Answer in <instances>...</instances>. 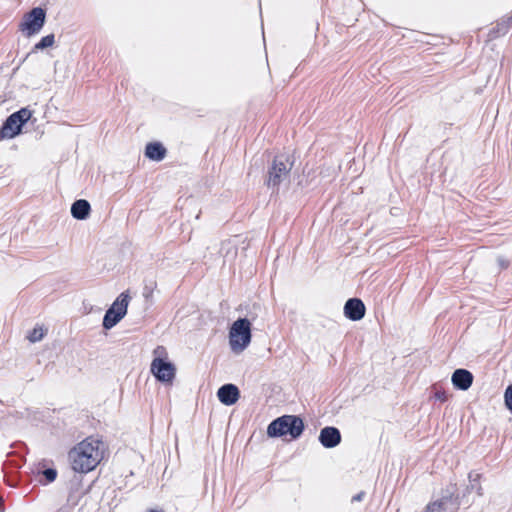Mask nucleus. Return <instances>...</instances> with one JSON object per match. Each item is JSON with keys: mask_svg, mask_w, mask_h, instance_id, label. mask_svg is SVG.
<instances>
[{"mask_svg": "<svg viewBox=\"0 0 512 512\" xmlns=\"http://www.w3.org/2000/svg\"><path fill=\"white\" fill-rule=\"evenodd\" d=\"M32 112L27 108H22L12 113L4 122L0 129L1 139H11L21 132L22 126L31 118Z\"/></svg>", "mask_w": 512, "mask_h": 512, "instance_id": "nucleus-5", "label": "nucleus"}, {"mask_svg": "<svg viewBox=\"0 0 512 512\" xmlns=\"http://www.w3.org/2000/svg\"><path fill=\"white\" fill-rule=\"evenodd\" d=\"M451 381L457 389L465 391L471 387L473 375L466 369H456L452 374Z\"/></svg>", "mask_w": 512, "mask_h": 512, "instance_id": "nucleus-12", "label": "nucleus"}, {"mask_svg": "<svg viewBox=\"0 0 512 512\" xmlns=\"http://www.w3.org/2000/svg\"><path fill=\"white\" fill-rule=\"evenodd\" d=\"M105 444L98 438L87 437L69 451L72 469L88 473L95 469L104 457Z\"/></svg>", "mask_w": 512, "mask_h": 512, "instance_id": "nucleus-1", "label": "nucleus"}, {"mask_svg": "<svg viewBox=\"0 0 512 512\" xmlns=\"http://www.w3.org/2000/svg\"><path fill=\"white\" fill-rule=\"evenodd\" d=\"M364 496V492H360L353 496L352 501H361Z\"/></svg>", "mask_w": 512, "mask_h": 512, "instance_id": "nucleus-24", "label": "nucleus"}, {"mask_svg": "<svg viewBox=\"0 0 512 512\" xmlns=\"http://www.w3.org/2000/svg\"><path fill=\"white\" fill-rule=\"evenodd\" d=\"M448 501V499H441L439 501H435L427 506L425 512H441L446 509Z\"/></svg>", "mask_w": 512, "mask_h": 512, "instance_id": "nucleus-16", "label": "nucleus"}, {"mask_svg": "<svg viewBox=\"0 0 512 512\" xmlns=\"http://www.w3.org/2000/svg\"><path fill=\"white\" fill-rule=\"evenodd\" d=\"M153 355H154V358H163L164 359V357H167V351L163 346H157L153 350Z\"/></svg>", "mask_w": 512, "mask_h": 512, "instance_id": "nucleus-21", "label": "nucleus"}, {"mask_svg": "<svg viewBox=\"0 0 512 512\" xmlns=\"http://www.w3.org/2000/svg\"><path fill=\"white\" fill-rule=\"evenodd\" d=\"M3 503V498L0 496V505Z\"/></svg>", "mask_w": 512, "mask_h": 512, "instance_id": "nucleus-26", "label": "nucleus"}, {"mask_svg": "<svg viewBox=\"0 0 512 512\" xmlns=\"http://www.w3.org/2000/svg\"><path fill=\"white\" fill-rule=\"evenodd\" d=\"M434 396L437 400H440L442 402L447 400V394L444 391H436Z\"/></svg>", "mask_w": 512, "mask_h": 512, "instance_id": "nucleus-22", "label": "nucleus"}, {"mask_svg": "<svg viewBox=\"0 0 512 512\" xmlns=\"http://www.w3.org/2000/svg\"><path fill=\"white\" fill-rule=\"evenodd\" d=\"M166 148L160 142H151L146 145L145 156L153 161H161L166 156Z\"/></svg>", "mask_w": 512, "mask_h": 512, "instance_id": "nucleus-13", "label": "nucleus"}, {"mask_svg": "<svg viewBox=\"0 0 512 512\" xmlns=\"http://www.w3.org/2000/svg\"><path fill=\"white\" fill-rule=\"evenodd\" d=\"M217 396L221 403L230 406L238 401L240 392L234 384H225L218 389Z\"/></svg>", "mask_w": 512, "mask_h": 512, "instance_id": "nucleus-11", "label": "nucleus"}, {"mask_svg": "<svg viewBox=\"0 0 512 512\" xmlns=\"http://www.w3.org/2000/svg\"><path fill=\"white\" fill-rule=\"evenodd\" d=\"M505 403L508 409L512 411V384L505 391Z\"/></svg>", "mask_w": 512, "mask_h": 512, "instance_id": "nucleus-20", "label": "nucleus"}, {"mask_svg": "<svg viewBox=\"0 0 512 512\" xmlns=\"http://www.w3.org/2000/svg\"><path fill=\"white\" fill-rule=\"evenodd\" d=\"M151 373L163 383H170L175 378L176 368L163 358H154L150 366Z\"/></svg>", "mask_w": 512, "mask_h": 512, "instance_id": "nucleus-8", "label": "nucleus"}, {"mask_svg": "<svg viewBox=\"0 0 512 512\" xmlns=\"http://www.w3.org/2000/svg\"><path fill=\"white\" fill-rule=\"evenodd\" d=\"M46 20V12L41 7H35L30 12L26 13L19 29L28 37L40 32Z\"/></svg>", "mask_w": 512, "mask_h": 512, "instance_id": "nucleus-7", "label": "nucleus"}, {"mask_svg": "<svg viewBox=\"0 0 512 512\" xmlns=\"http://www.w3.org/2000/svg\"><path fill=\"white\" fill-rule=\"evenodd\" d=\"M43 475L45 476L47 482H53L57 477V471L52 468H47L43 471Z\"/></svg>", "mask_w": 512, "mask_h": 512, "instance_id": "nucleus-19", "label": "nucleus"}, {"mask_svg": "<svg viewBox=\"0 0 512 512\" xmlns=\"http://www.w3.org/2000/svg\"><path fill=\"white\" fill-rule=\"evenodd\" d=\"M128 304L129 295L125 292L121 293L106 311L103 318V327L105 329L114 327L126 315Z\"/></svg>", "mask_w": 512, "mask_h": 512, "instance_id": "nucleus-6", "label": "nucleus"}, {"mask_svg": "<svg viewBox=\"0 0 512 512\" xmlns=\"http://www.w3.org/2000/svg\"><path fill=\"white\" fill-rule=\"evenodd\" d=\"M344 314L352 321L361 320L365 315V305L360 299L351 298L345 303Z\"/></svg>", "mask_w": 512, "mask_h": 512, "instance_id": "nucleus-9", "label": "nucleus"}, {"mask_svg": "<svg viewBox=\"0 0 512 512\" xmlns=\"http://www.w3.org/2000/svg\"><path fill=\"white\" fill-rule=\"evenodd\" d=\"M498 263H499L500 267L503 268V269L507 268L508 265H509L508 261L505 260L504 258H501V257L498 258Z\"/></svg>", "mask_w": 512, "mask_h": 512, "instance_id": "nucleus-23", "label": "nucleus"}, {"mask_svg": "<svg viewBox=\"0 0 512 512\" xmlns=\"http://www.w3.org/2000/svg\"><path fill=\"white\" fill-rule=\"evenodd\" d=\"M148 512H162V511H157V510H149Z\"/></svg>", "mask_w": 512, "mask_h": 512, "instance_id": "nucleus-25", "label": "nucleus"}, {"mask_svg": "<svg viewBox=\"0 0 512 512\" xmlns=\"http://www.w3.org/2000/svg\"><path fill=\"white\" fill-rule=\"evenodd\" d=\"M251 323L246 318L236 320L229 331V345L231 350L239 354L243 352L251 342Z\"/></svg>", "mask_w": 512, "mask_h": 512, "instance_id": "nucleus-3", "label": "nucleus"}, {"mask_svg": "<svg viewBox=\"0 0 512 512\" xmlns=\"http://www.w3.org/2000/svg\"><path fill=\"white\" fill-rule=\"evenodd\" d=\"M91 211L89 202L85 199L76 200L71 206V214L75 219H86Z\"/></svg>", "mask_w": 512, "mask_h": 512, "instance_id": "nucleus-14", "label": "nucleus"}, {"mask_svg": "<svg viewBox=\"0 0 512 512\" xmlns=\"http://www.w3.org/2000/svg\"><path fill=\"white\" fill-rule=\"evenodd\" d=\"M45 335V330L42 327H35L28 335L30 342L35 343L41 341Z\"/></svg>", "mask_w": 512, "mask_h": 512, "instance_id": "nucleus-17", "label": "nucleus"}, {"mask_svg": "<svg viewBox=\"0 0 512 512\" xmlns=\"http://www.w3.org/2000/svg\"><path fill=\"white\" fill-rule=\"evenodd\" d=\"M293 161L288 155H277L268 171V187L277 188L280 184L289 180Z\"/></svg>", "mask_w": 512, "mask_h": 512, "instance_id": "nucleus-4", "label": "nucleus"}, {"mask_svg": "<svg viewBox=\"0 0 512 512\" xmlns=\"http://www.w3.org/2000/svg\"><path fill=\"white\" fill-rule=\"evenodd\" d=\"M304 431L303 420L296 415H283L273 420L267 427V435L272 438L289 435L298 439Z\"/></svg>", "mask_w": 512, "mask_h": 512, "instance_id": "nucleus-2", "label": "nucleus"}, {"mask_svg": "<svg viewBox=\"0 0 512 512\" xmlns=\"http://www.w3.org/2000/svg\"><path fill=\"white\" fill-rule=\"evenodd\" d=\"M319 441L325 448H334L341 442V433L336 427H324L320 431Z\"/></svg>", "mask_w": 512, "mask_h": 512, "instance_id": "nucleus-10", "label": "nucleus"}, {"mask_svg": "<svg viewBox=\"0 0 512 512\" xmlns=\"http://www.w3.org/2000/svg\"><path fill=\"white\" fill-rule=\"evenodd\" d=\"M55 42V36L54 34H49L44 36L35 46V50H43L45 48L53 46Z\"/></svg>", "mask_w": 512, "mask_h": 512, "instance_id": "nucleus-15", "label": "nucleus"}, {"mask_svg": "<svg viewBox=\"0 0 512 512\" xmlns=\"http://www.w3.org/2000/svg\"><path fill=\"white\" fill-rule=\"evenodd\" d=\"M156 287L155 282H151L149 285L146 284L143 288V296L146 300H150L153 296L154 288Z\"/></svg>", "mask_w": 512, "mask_h": 512, "instance_id": "nucleus-18", "label": "nucleus"}]
</instances>
